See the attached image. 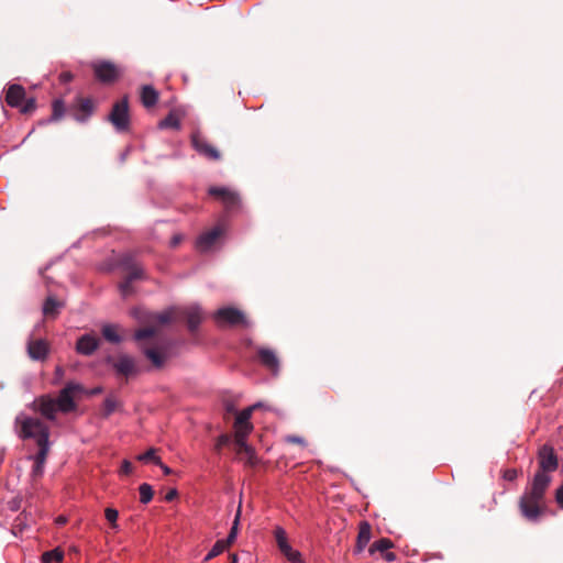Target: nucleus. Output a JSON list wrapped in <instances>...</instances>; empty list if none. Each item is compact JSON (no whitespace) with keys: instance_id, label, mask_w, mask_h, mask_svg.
Masks as SVG:
<instances>
[{"instance_id":"30","label":"nucleus","mask_w":563,"mask_h":563,"mask_svg":"<svg viewBox=\"0 0 563 563\" xmlns=\"http://www.w3.org/2000/svg\"><path fill=\"white\" fill-rule=\"evenodd\" d=\"M117 408V399L112 395L107 396L103 400L102 417L106 419L109 418L115 411Z\"/></svg>"},{"instance_id":"50","label":"nucleus","mask_w":563,"mask_h":563,"mask_svg":"<svg viewBox=\"0 0 563 563\" xmlns=\"http://www.w3.org/2000/svg\"><path fill=\"white\" fill-rule=\"evenodd\" d=\"M181 240H183L181 234L173 235V238L170 239V242H169L170 247H176L181 242Z\"/></svg>"},{"instance_id":"25","label":"nucleus","mask_w":563,"mask_h":563,"mask_svg":"<svg viewBox=\"0 0 563 563\" xmlns=\"http://www.w3.org/2000/svg\"><path fill=\"white\" fill-rule=\"evenodd\" d=\"M101 332L103 338L111 343L118 344L122 341L121 335L117 332V328L113 324H104Z\"/></svg>"},{"instance_id":"57","label":"nucleus","mask_w":563,"mask_h":563,"mask_svg":"<svg viewBox=\"0 0 563 563\" xmlns=\"http://www.w3.org/2000/svg\"><path fill=\"white\" fill-rule=\"evenodd\" d=\"M225 408H227V411H229V412H234L235 411V407L231 402L227 404Z\"/></svg>"},{"instance_id":"5","label":"nucleus","mask_w":563,"mask_h":563,"mask_svg":"<svg viewBox=\"0 0 563 563\" xmlns=\"http://www.w3.org/2000/svg\"><path fill=\"white\" fill-rule=\"evenodd\" d=\"M104 362L119 376L130 377L139 373L135 360L129 354H120L117 358L108 355Z\"/></svg>"},{"instance_id":"51","label":"nucleus","mask_w":563,"mask_h":563,"mask_svg":"<svg viewBox=\"0 0 563 563\" xmlns=\"http://www.w3.org/2000/svg\"><path fill=\"white\" fill-rule=\"evenodd\" d=\"M62 82H69L73 80V75L69 71H64L59 76Z\"/></svg>"},{"instance_id":"28","label":"nucleus","mask_w":563,"mask_h":563,"mask_svg":"<svg viewBox=\"0 0 563 563\" xmlns=\"http://www.w3.org/2000/svg\"><path fill=\"white\" fill-rule=\"evenodd\" d=\"M394 547V543L391 540L387 538H382L379 540H376L369 548V553L373 554L374 552L378 551L380 553H385L387 550L391 549Z\"/></svg>"},{"instance_id":"21","label":"nucleus","mask_w":563,"mask_h":563,"mask_svg":"<svg viewBox=\"0 0 563 563\" xmlns=\"http://www.w3.org/2000/svg\"><path fill=\"white\" fill-rule=\"evenodd\" d=\"M240 518H241V507H239V509L235 514V517L232 522V527L230 529L229 534L227 536L225 539L219 540L220 542H222L224 548H228L230 544H232L235 541V539L238 537V531H239Z\"/></svg>"},{"instance_id":"53","label":"nucleus","mask_w":563,"mask_h":563,"mask_svg":"<svg viewBox=\"0 0 563 563\" xmlns=\"http://www.w3.org/2000/svg\"><path fill=\"white\" fill-rule=\"evenodd\" d=\"M517 477V472L515 470H510L506 473L505 478L508 481H514Z\"/></svg>"},{"instance_id":"9","label":"nucleus","mask_w":563,"mask_h":563,"mask_svg":"<svg viewBox=\"0 0 563 563\" xmlns=\"http://www.w3.org/2000/svg\"><path fill=\"white\" fill-rule=\"evenodd\" d=\"M34 409L44 418L54 421L58 411L57 404L49 395H42L33 401Z\"/></svg>"},{"instance_id":"17","label":"nucleus","mask_w":563,"mask_h":563,"mask_svg":"<svg viewBox=\"0 0 563 563\" xmlns=\"http://www.w3.org/2000/svg\"><path fill=\"white\" fill-rule=\"evenodd\" d=\"M144 321L156 322L159 324H168L173 320V307L166 309L163 312H144Z\"/></svg>"},{"instance_id":"40","label":"nucleus","mask_w":563,"mask_h":563,"mask_svg":"<svg viewBox=\"0 0 563 563\" xmlns=\"http://www.w3.org/2000/svg\"><path fill=\"white\" fill-rule=\"evenodd\" d=\"M20 111L22 113H30L36 109V100L35 98H29L24 101V103H21Z\"/></svg>"},{"instance_id":"36","label":"nucleus","mask_w":563,"mask_h":563,"mask_svg":"<svg viewBox=\"0 0 563 563\" xmlns=\"http://www.w3.org/2000/svg\"><path fill=\"white\" fill-rule=\"evenodd\" d=\"M225 550V548L223 547L222 542H220L219 540L212 545V548L210 549V551L207 553V555L205 556V561H210L211 559L218 556L219 554H221L223 551Z\"/></svg>"},{"instance_id":"20","label":"nucleus","mask_w":563,"mask_h":563,"mask_svg":"<svg viewBox=\"0 0 563 563\" xmlns=\"http://www.w3.org/2000/svg\"><path fill=\"white\" fill-rule=\"evenodd\" d=\"M93 113V103L90 99H84L80 104V113L74 114V120L79 123H86Z\"/></svg>"},{"instance_id":"35","label":"nucleus","mask_w":563,"mask_h":563,"mask_svg":"<svg viewBox=\"0 0 563 563\" xmlns=\"http://www.w3.org/2000/svg\"><path fill=\"white\" fill-rule=\"evenodd\" d=\"M253 430V424H235V438L246 439Z\"/></svg>"},{"instance_id":"44","label":"nucleus","mask_w":563,"mask_h":563,"mask_svg":"<svg viewBox=\"0 0 563 563\" xmlns=\"http://www.w3.org/2000/svg\"><path fill=\"white\" fill-rule=\"evenodd\" d=\"M231 441L230 435L221 434L216 442V450L221 451L223 446L228 445Z\"/></svg>"},{"instance_id":"52","label":"nucleus","mask_w":563,"mask_h":563,"mask_svg":"<svg viewBox=\"0 0 563 563\" xmlns=\"http://www.w3.org/2000/svg\"><path fill=\"white\" fill-rule=\"evenodd\" d=\"M383 558L388 561V562H393L396 560V554L393 553V552H389L388 550L383 554Z\"/></svg>"},{"instance_id":"29","label":"nucleus","mask_w":563,"mask_h":563,"mask_svg":"<svg viewBox=\"0 0 563 563\" xmlns=\"http://www.w3.org/2000/svg\"><path fill=\"white\" fill-rule=\"evenodd\" d=\"M159 129H180V121L174 113H168L162 121L158 123Z\"/></svg>"},{"instance_id":"11","label":"nucleus","mask_w":563,"mask_h":563,"mask_svg":"<svg viewBox=\"0 0 563 563\" xmlns=\"http://www.w3.org/2000/svg\"><path fill=\"white\" fill-rule=\"evenodd\" d=\"M258 358L261 364L269 369L274 376H277L279 374V358L277 357L276 353L268 347H260L257 350Z\"/></svg>"},{"instance_id":"22","label":"nucleus","mask_w":563,"mask_h":563,"mask_svg":"<svg viewBox=\"0 0 563 563\" xmlns=\"http://www.w3.org/2000/svg\"><path fill=\"white\" fill-rule=\"evenodd\" d=\"M279 551L291 563H305L301 553L298 550L292 549L289 542L280 547Z\"/></svg>"},{"instance_id":"7","label":"nucleus","mask_w":563,"mask_h":563,"mask_svg":"<svg viewBox=\"0 0 563 563\" xmlns=\"http://www.w3.org/2000/svg\"><path fill=\"white\" fill-rule=\"evenodd\" d=\"M96 78L102 84L113 82L118 76L117 66L109 60H99L92 64Z\"/></svg>"},{"instance_id":"54","label":"nucleus","mask_w":563,"mask_h":563,"mask_svg":"<svg viewBox=\"0 0 563 563\" xmlns=\"http://www.w3.org/2000/svg\"><path fill=\"white\" fill-rule=\"evenodd\" d=\"M64 375V369L62 366H56L55 368V376L57 379H60Z\"/></svg>"},{"instance_id":"46","label":"nucleus","mask_w":563,"mask_h":563,"mask_svg":"<svg viewBox=\"0 0 563 563\" xmlns=\"http://www.w3.org/2000/svg\"><path fill=\"white\" fill-rule=\"evenodd\" d=\"M286 442L288 443H296V444H300L302 446H306L307 445V442L306 440L302 438V437H299V435H287L285 438Z\"/></svg>"},{"instance_id":"43","label":"nucleus","mask_w":563,"mask_h":563,"mask_svg":"<svg viewBox=\"0 0 563 563\" xmlns=\"http://www.w3.org/2000/svg\"><path fill=\"white\" fill-rule=\"evenodd\" d=\"M229 191H230V189H228L227 187H220V186H212L208 189L209 195L221 197V198H223Z\"/></svg>"},{"instance_id":"10","label":"nucleus","mask_w":563,"mask_h":563,"mask_svg":"<svg viewBox=\"0 0 563 563\" xmlns=\"http://www.w3.org/2000/svg\"><path fill=\"white\" fill-rule=\"evenodd\" d=\"M191 145L194 150L200 154L203 155L210 159L218 161L220 159V152L211 146L201 135L199 132H194L191 134Z\"/></svg>"},{"instance_id":"15","label":"nucleus","mask_w":563,"mask_h":563,"mask_svg":"<svg viewBox=\"0 0 563 563\" xmlns=\"http://www.w3.org/2000/svg\"><path fill=\"white\" fill-rule=\"evenodd\" d=\"M372 538L371 525L367 521H361L358 527V534L355 545V553L358 554L364 551Z\"/></svg>"},{"instance_id":"27","label":"nucleus","mask_w":563,"mask_h":563,"mask_svg":"<svg viewBox=\"0 0 563 563\" xmlns=\"http://www.w3.org/2000/svg\"><path fill=\"white\" fill-rule=\"evenodd\" d=\"M62 307V302L56 300L53 296H48L43 303V313L45 316H55L57 314L58 308Z\"/></svg>"},{"instance_id":"23","label":"nucleus","mask_w":563,"mask_h":563,"mask_svg":"<svg viewBox=\"0 0 563 563\" xmlns=\"http://www.w3.org/2000/svg\"><path fill=\"white\" fill-rule=\"evenodd\" d=\"M141 265L135 256L131 253H124L120 256L118 261V266L123 271H130Z\"/></svg>"},{"instance_id":"59","label":"nucleus","mask_w":563,"mask_h":563,"mask_svg":"<svg viewBox=\"0 0 563 563\" xmlns=\"http://www.w3.org/2000/svg\"><path fill=\"white\" fill-rule=\"evenodd\" d=\"M101 390H102L101 387H96L92 389L91 394L97 395V394H100Z\"/></svg>"},{"instance_id":"8","label":"nucleus","mask_w":563,"mask_h":563,"mask_svg":"<svg viewBox=\"0 0 563 563\" xmlns=\"http://www.w3.org/2000/svg\"><path fill=\"white\" fill-rule=\"evenodd\" d=\"M100 346V340L92 333H84L75 344V351L82 356H91Z\"/></svg>"},{"instance_id":"33","label":"nucleus","mask_w":563,"mask_h":563,"mask_svg":"<svg viewBox=\"0 0 563 563\" xmlns=\"http://www.w3.org/2000/svg\"><path fill=\"white\" fill-rule=\"evenodd\" d=\"M104 516H106V519L108 520V522L111 525V527L114 529V530H119V525H118V517H119V511L112 507H108L106 510H104Z\"/></svg>"},{"instance_id":"34","label":"nucleus","mask_w":563,"mask_h":563,"mask_svg":"<svg viewBox=\"0 0 563 563\" xmlns=\"http://www.w3.org/2000/svg\"><path fill=\"white\" fill-rule=\"evenodd\" d=\"M128 275L125 276L132 283L139 279L145 278L144 269L142 265L136 266L133 269L126 271Z\"/></svg>"},{"instance_id":"56","label":"nucleus","mask_w":563,"mask_h":563,"mask_svg":"<svg viewBox=\"0 0 563 563\" xmlns=\"http://www.w3.org/2000/svg\"><path fill=\"white\" fill-rule=\"evenodd\" d=\"M264 407V404L262 401H257L254 405L250 406L249 408L252 410V412L257 409Z\"/></svg>"},{"instance_id":"58","label":"nucleus","mask_w":563,"mask_h":563,"mask_svg":"<svg viewBox=\"0 0 563 563\" xmlns=\"http://www.w3.org/2000/svg\"><path fill=\"white\" fill-rule=\"evenodd\" d=\"M231 563H239V558L236 554L232 553L230 554Z\"/></svg>"},{"instance_id":"37","label":"nucleus","mask_w":563,"mask_h":563,"mask_svg":"<svg viewBox=\"0 0 563 563\" xmlns=\"http://www.w3.org/2000/svg\"><path fill=\"white\" fill-rule=\"evenodd\" d=\"M252 413L253 412H252V410L249 407L243 409L242 411H240L236 415L235 424H247V423H251L250 419L252 417Z\"/></svg>"},{"instance_id":"19","label":"nucleus","mask_w":563,"mask_h":563,"mask_svg":"<svg viewBox=\"0 0 563 563\" xmlns=\"http://www.w3.org/2000/svg\"><path fill=\"white\" fill-rule=\"evenodd\" d=\"M158 91L152 85H144L141 90V101L145 108L154 107L158 101Z\"/></svg>"},{"instance_id":"3","label":"nucleus","mask_w":563,"mask_h":563,"mask_svg":"<svg viewBox=\"0 0 563 563\" xmlns=\"http://www.w3.org/2000/svg\"><path fill=\"white\" fill-rule=\"evenodd\" d=\"M82 391L84 387L81 384L76 382H68L64 388L59 390L58 396L54 398L57 404L58 411L63 413L74 411L77 408L74 394Z\"/></svg>"},{"instance_id":"42","label":"nucleus","mask_w":563,"mask_h":563,"mask_svg":"<svg viewBox=\"0 0 563 563\" xmlns=\"http://www.w3.org/2000/svg\"><path fill=\"white\" fill-rule=\"evenodd\" d=\"M235 444L250 456L254 454V450L249 445L246 439L235 438Z\"/></svg>"},{"instance_id":"13","label":"nucleus","mask_w":563,"mask_h":563,"mask_svg":"<svg viewBox=\"0 0 563 563\" xmlns=\"http://www.w3.org/2000/svg\"><path fill=\"white\" fill-rule=\"evenodd\" d=\"M222 229L214 227L210 231L203 232L196 240V247L201 252H207L214 242L221 236Z\"/></svg>"},{"instance_id":"2","label":"nucleus","mask_w":563,"mask_h":563,"mask_svg":"<svg viewBox=\"0 0 563 563\" xmlns=\"http://www.w3.org/2000/svg\"><path fill=\"white\" fill-rule=\"evenodd\" d=\"M14 423L15 426H21L16 431L20 439H34L38 446L37 453L35 455H29L27 460L34 462L30 474L32 479L40 478L44 474L46 457L51 449L49 428L40 419L27 417L24 413L18 415Z\"/></svg>"},{"instance_id":"24","label":"nucleus","mask_w":563,"mask_h":563,"mask_svg":"<svg viewBox=\"0 0 563 563\" xmlns=\"http://www.w3.org/2000/svg\"><path fill=\"white\" fill-rule=\"evenodd\" d=\"M143 354L154 364L156 367H162L165 362V356L154 347L143 349Z\"/></svg>"},{"instance_id":"31","label":"nucleus","mask_w":563,"mask_h":563,"mask_svg":"<svg viewBox=\"0 0 563 563\" xmlns=\"http://www.w3.org/2000/svg\"><path fill=\"white\" fill-rule=\"evenodd\" d=\"M64 558V553L58 549H53L51 551H46L42 555V562L43 563H53V562H60Z\"/></svg>"},{"instance_id":"49","label":"nucleus","mask_w":563,"mask_h":563,"mask_svg":"<svg viewBox=\"0 0 563 563\" xmlns=\"http://www.w3.org/2000/svg\"><path fill=\"white\" fill-rule=\"evenodd\" d=\"M177 496H178V490H177L176 488H172V489H169V490L166 493V495H165L164 499H165L166 501H173Z\"/></svg>"},{"instance_id":"39","label":"nucleus","mask_w":563,"mask_h":563,"mask_svg":"<svg viewBox=\"0 0 563 563\" xmlns=\"http://www.w3.org/2000/svg\"><path fill=\"white\" fill-rule=\"evenodd\" d=\"M155 334V330L153 328H142L135 331L134 339L136 341H141L147 338H151Z\"/></svg>"},{"instance_id":"18","label":"nucleus","mask_w":563,"mask_h":563,"mask_svg":"<svg viewBox=\"0 0 563 563\" xmlns=\"http://www.w3.org/2000/svg\"><path fill=\"white\" fill-rule=\"evenodd\" d=\"M65 103L62 99H54L52 102V114L40 122L41 125L59 121L65 114Z\"/></svg>"},{"instance_id":"14","label":"nucleus","mask_w":563,"mask_h":563,"mask_svg":"<svg viewBox=\"0 0 563 563\" xmlns=\"http://www.w3.org/2000/svg\"><path fill=\"white\" fill-rule=\"evenodd\" d=\"M25 98V89L19 84H11L8 87L5 95V102L11 108L21 107L22 101Z\"/></svg>"},{"instance_id":"60","label":"nucleus","mask_w":563,"mask_h":563,"mask_svg":"<svg viewBox=\"0 0 563 563\" xmlns=\"http://www.w3.org/2000/svg\"><path fill=\"white\" fill-rule=\"evenodd\" d=\"M66 520L64 518L59 519V522L64 523Z\"/></svg>"},{"instance_id":"26","label":"nucleus","mask_w":563,"mask_h":563,"mask_svg":"<svg viewBox=\"0 0 563 563\" xmlns=\"http://www.w3.org/2000/svg\"><path fill=\"white\" fill-rule=\"evenodd\" d=\"M222 201L227 210H234L240 207L241 198L236 191L230 190L223 198Z\"/></svg>"},{"instance_id":"47","label":"nucleus","mask_w":563,"mask_h":563,"mask_svg":"<svg viewBox=\"0 0 563 563\" xmlns=\"http://www.w3.org/2000/svg\"><path fill=\"white\" fill-rule=\"evenodd\" d=\"M132 463L129 460H123L121 465V473L129 475L132 472Z\"/></svg>"},{"instance_id":"4","label":"nucleus","mask_w":563,"mask_h":563,"mask_svg":"<svg viewBox=\"0 0 563 563\" xmlns=\"http://www.w3.org/2000/svg\"><path fill=\"white\" fill-rule=\"evenodd\" d=\"M108 120L119 133L129 130L130 115L128 97H124L121 101H118L112 106Z\"/></svg>"},{"instance_id":"12","label":"nucleus","mask_w":563,"mask_h":563,"mask_svg":"<svg viewBox=\"0 0 563 563\" xmlns=\"http://www.w3.org/2000/svg\"><path fill=\"white\" fill-rule=\"evenodd\" d=\"M27 355L33 361H44L48 355V345L45 340L38 339L36 341H27Z\"/></svg>"},{"instance_id":"48","label":"nucleus","mask_w":563,"mask_h":563,"mask_svg":"<svg viewBox=\"0 0 563 563\" xmlns=\"http://www.w3.org/2000/svg\"><path fill=\"white\" fill-rule=\"evenodd\" d=\"M156 465L161 467L165 475H169L173 472L172 468L168 465L164 464L161 459L156 460Z\"/></svg>"},{"instance_id":"1","label":"nucleus","mask_w":563,"mask_h":563,"mask_svg":"<svg viewBox=\"0 0 563 563\" xmlns=\"http://www.w3.org/2000/svg\"><path fill=\"white\" fill-rule=\"evenodd\" d=\"M539 468L533 475L530 486L519 499V510L525 519L530 522H538L542 514L541 503L551 484V473L559 467L558 455L550 444H543L539 448L538 453Z\"/></svg>"},{"instance_id":"16","label":"nucleus","mask_w":563,"mask_h":563,"mask_svg":"<svg viewBox=\"0 0 563 563\" xmlns=\"http://www.w3.org/2000/svg\"><path fill=\"white\" fill-rule=\"evenodd\" d=\"M186 319L188 330L194 333L198 330L202 317H201V308L198 305L190 306L186 310Z\"/></svg>"},{"instance_id":"41","label":"nucleus","mask_w":563,"mask_h":563,"mask_svg":"<svg viewBox=\"0 0 563 563\" xmlns=\"http://www.w3.org/2000/svg\"><path fill=\"white\" fill-rule=\"evenodd\" d=\"M137 459L140 461H142V462H150L151 461L154 464H156V460L161 459V457L156 455V452H155L154 449H150L146 452H144L143 454L139 455Z\"/></svg>"},{"instance_id":"45","label":"nucleus","mask_w":563,"mask_h":563,"mask_svg":"<svg viewBox=\"0 0 563 563\" xmlns=\"http://www.w3.org/2000/svg\"><path fill=\"white\" fill-rule=\"evenodd\" d=\"M132 282L129 280L126 277L123 278V280L119 284V289L123 297H125L130 290H131Z\"/></svg>"},{"instance_id":"6","label":"nucleus","mask_w":563,"mask_h":563,"mask_svg":"<svg viewBox=\"0 0 563 563\" xmlns=\"http://www.w3.org/2000/svg\"><path fill=\"white\" fill-rule=\"evenodd\" d=\"M214 319L219 323H228L230 325L245 324L247 325L246 318L238 308L222 307L214 312Z\"/></svg>"},{"instance_id":"55","label":"nucleus","mask_w":563,"mask_h":563,"mask_svg":"<svg viewBox=\"0 0 563 563\" xmlns=\"http://www.w3.org/2000/svg\"><path fill=\"white\" fill-rule=\"evenodd\" d=\"M129 152H130V147H128L123 153L120 154L119 161L121 163H123L126 159Z\"/></svg>"},{"instance_id":"32","label":"nucleus","mask_w":563,"mask_h":563,"mask_svg":"<svg viewBox=\"0 0 563 563\" xmlns=\"http://www.w3.org/2000/svg\"><path fill=\"white\" fill-rule=\"evenodd\" d=\"M140 501L144 505L148 504L153 498V488L150 484L143 483L139 487Z\"/></svg>"},{"instance_id":"38","label":"nucleus","mask_w":563,"mask_h":563,"mask_svg":"<svg viewBox=\"0 0 563 563\" xmlns=\"http://www.w3.org/2000/svg\"><path fill=\"white\" fill-rule=\"evenodd\" d=\"M274 534L278 549L288 542L286 531L283 527H276Z\"/></svg>"}]
</instances>
